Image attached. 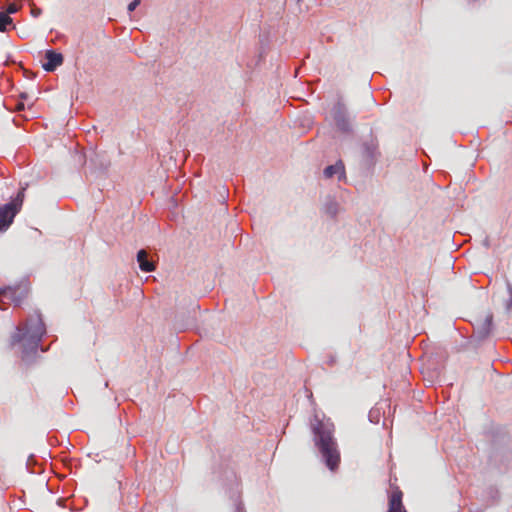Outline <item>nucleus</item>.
<instances>
[{
  "label": "nucleus",
  "instance_id": "1",
  "mask_svg": "<svg viewBox=\"0 0 512 512\" xmlns=\"http://www.w3.org/2000/svg\"><path fill=\"white\" fill-rule=\"evenodd\" d=\"M315 447L318 449L326 467L335 471L340 463V453L336 439L334 438V424L321 420L314 415L310 422Z\"/></svg>",
  "mask_w": 512,
  "mask_h": 512
},
{
  "label": "nucleus",
  "instance_id": "2",
  "mask_svg": "<svg viewBox=\"0 0 512 512\" xmlns=\"http://www.w3.org/2000/svg\"><path fill=\"white\" fill-rule=\"evenodd\" d=\"M46 333V326L42 319L40 311L27 318L25 323L16 327V332L11 336V345L24 341L23 354L29 355L36 353L42 337Z\"/></svg>",
  "mask_w": 512,
  "mask_h": 512
},
{
  "label": "nucleus",
  "instance_id": "3",
  "mask_svg": "<svg viewBox=\"0 0 512 512\" xmlns=\"http://www.w3.org/2000/svg\"><path fill=\"white\" fill-rule=\"evenodd\" d=\"M25 188H21L10 202L0 206V232H5L21 210Z\"/></svg>",
  "mask_w": 512,
  "mask_h": 512
},
{
  "label": "nucleus",
  "instance_id": "4",
  "mask_svg": "<svg viewBox=\"0 0 512 512\" xmlns=\"http://www.w3.org/2000/svg\"><path fill=\"white\" fill-rule=\"evenodd\" d=\"M331 115L339 132L346 135L353 132V124L348 108L342 100H338L333 105Z\"/></svg>",
  "mask_w": 512,
  "mask_h": 512
},
{
  "label": "nucleus",
  "instance_id": "5",
  "mask_svg": "<svg viewBox=\"0 0 512 512\" xmlns=\"http://www.w3.org/2000/svg\"><path fill=\"white\" fill-rule=\"evenodd\" d=\"M379 155L380 153L378 151V143L376 140L370 139L362 144V159L364 165L368 169L375 166Z\"/></svg>",
  "mask_w": 512,
  "mask_h": 512
},
{
  "label": "nucleus",
  "instance_id": "6",
  "mask_svg": "<svg viewBox=\"0 0 512 512\" xmlns=\"http://www.w3.org/2000/svg\"><path fill=\"white\" fill-rule=\"evenodd\" d=\"M493 327V315L488 314L485 319L476 327H474L473 335L471 340L473 342L482 343L485 341L491 334Z\"/></svg>",
  "mask_w": 512,
  "mask_h": 512
},
{
  "label": "nucleus",
  "instance_id": "7",
  "mask_svg": "<svg viewBox=\"0 0 512 512\" xmlns=\"http://www.w3.org/2000/svg\"><path fill=\"white\" fill-rule=\"evenodd\" d=\"M64 62V56L62 53L57 52L53 49L45 51V62L42 64V68L46 72H53Z\"/></svg>",
  "mask_w": 512,
  "mask_h": 512
},
{
  "label": "nucleus",
  "instance_id": "8",
  "mask_svg": "<svg viewBox=\"0 0 512 512\" xmlns=\"http://www.w3.org/2000/svg\"><path fill=\"white\" fill-rule=\"evenodd\" d=\"M12 289L9 299L14 303V306H20L29 293V285L28 283H21L12 286Z\"/></svg>",
  "mask_w": 512,
  "mask_h": 512
},
{
  "label": "nucleus",
  "instance_id": "9",
  "mask_svg": "<svg viewBox=\"0 0 512 512\" xmlns=\"http://www.w3.org/2000/svg\"><path fill=\"white\" fill-rule=\"evenodd\" d=\"M323 175L326 179H331L334 176H337L339 181L345 179V166L342 160H338L335 164L325 167L323 170Z\"/></svg>",
  "mask_w": 512,
  "mask_h": 512
},
{
  "label": "nucleus",
  "instance_id": "10",
  "mask_svg": "<svg viewBox=\"0 0 512 512\" xmlns=\"http://www.w3.org/2000/svg\"><path fill=\"white\" fill-rule=\"evenodd\" d=\"M493 458L495 462H499L506 469L512 467V446L495 451Z\"/></svg>",
  "mask_w": 512,
  "mask_h": 512
},
{
  "label": "nucleus",
  "instance_id": "11",
  "mask_svg": "<svg viewBox=\"0 0 512 512\" xmlns=\"http://www.w3.org/2000/svg\"><path fill=\"white\" fill-rule=\"evenodd\" d=\"M403 494L397 487L389 497V508L387 512H406V509L402 503Z\"/></svg>",
  "mask_w": 512,
  "mask_h": 512
},
{
  "label": "nucleus",
  "instance_id": "12",
  "mask_svg": "<svg viewBox=\"0 0 512 512\" xmlns=\"http://www.w3.org/2000/svg\"><path fill=\"white\" fill-rule=\"evenodd\" d=\"M137 262H138L139 268L143 272H152L155 270L154 261L149 258L148 253L144 249H140L137 252Z\"/></svg>",
  "mask_w": 512,
  "mask_h": 512
},
{
  "label": "nucleus",
  "instance_id": "13",
  "mask_svg": "<svg viewBox=\"0 0 512 512\" xmlns=\"http://www.w3.org/2000/svg\"><path fill=\"white\" fill-rule=\"evenodd\" d=\"M324 212L331 218H335L339 212V204L332 196H328L324 203Z\"/></svg>",
  "mask_w": 512,
  "mask_h": 512
},
{
  "label": "nucleus",
  "instance_id": "14",
  "mask_svg": "<svg viewBox=\"0 0 512 512\" xmlns=\"http://www.w3.org/2000/svg\"><path fill=\"white\" fill-rule=\"evenodd\" d=\"M91 164L101 171H106L110 165L109 160L101 158L100 154L93 152L89 158Z\"/></svg>",
  "mask_w": 512,
  "mask_h": 512
},
{
  "label": "nucleus",
  "instance_id": "15",
  "mask_svg": "<svg viewBox=\"0 0 512 512\" xmlns=\"http://www.w3.org/2000/svg\"><path fill=\"white\" fill-rule=\"evenodd\" d=\"M8 26L15 28L13 19L11 16H8L7 13L0 11V32H6L8 30Z\"/></svg>",
  "mask_w": 512,
  "mask_h": 512
},
{
  "label": "nucleus",
  "instance_id": "16",
  "mask_svg": "<svg viewBox=\"0 0 512 512\" xmlns=\"http://www.w3.org/2000/svg\"><path fill=\"white\" fill-rule=\"evenodd\" d=\"M488 495L493 502H496L499 499V491L494 487L488 488Z\"/></svg>",
  "mask_w": 512,
  "mask_h": 512
},
{
  "label": "nucleus",
  "instance_id": "17",
  "mask_svg": "<svg viewBox=\"0 0 512 512\" xmlns=\"http://www.w3.org/2000/svg\"><path fill=\"white\" fill-rule=\"evenodd\" d=\"M18 10H19V6L17 4L12 3L7 6V8L4 12L7 13L8 16H10L11 14L17 13Z\"/></svg>",
  "mask_w": 512,
  "mask_h": 512
},
{
  "label": "nucleus",
  "instance_id": "18",
  "mask_svg": "<svg viewBox=\"0 0 512 512\" xmlns=\"http://www.w3.org/2000/svg\"><path fill=\"white\" fill-rule=\"evenodd\" d=\"M12 286H3L0 287V296H4L9 299L10 291H12Z\"/></svg>",
  "mask_w": 512,
  "mask_h": 512
},
{
  "label": "nucleus",
  "instance_id": "19",
  "mask_svg": "<svg viewBox=\"0 0 512 512\" xmlns=\"http://www.w3.org/2000/svg\"><path fill=\"white\" fill-rule=\"evenodd\" d=\"M141 3V0H132L127 7L128 12H133Z\"/></svg>",
  "mask_w": 512,
  "mask_h": 512
},
{
  "label": "nucleus",
  "instance_id": "20",
  "mask_svg": "<svg viewBox=\"0 0 512 512\" xmlns=\"http://www.w3.org/2000/svg\"><path fill=\"white\" fill-rule=\"evenodd\" d=\"M41 13H42V9H41V8L36 7V6L32 7V9H31V15H32L33 17H35V18H36V17H39V16L41 15Z\"/></svg>",
  "mask_w": 512,
  "mask_h": 512
},
{
  "label": "nucleus",
  "instance_id": "21",
  "mask_svg": "<svg viewBox=\"0 0 512 512\" xmlns=\"http://www.w3.org/2000/svg\"><path fill=\"white\" fill-rule=\"evenodd\" d=\"M235 512H246L245 508H244V504L241 501L236 503Z\"/></svg>",
  "mask_w": 512,
  "mask_h": 512
},
{
  "label": "nucleus",
  "instance_id": "22",
  "mask_svg": "<svg viewBox=\"0 0 512 512\" xmlns=\"http://www.w3.org/2000/svg\"><path fill=\"white\" fill-rule=\"evenodd\" d=\"M508 288H509V291L511 292V297L507 302V309H512V287L510 284L508 285Z\"/></svg>",
  "mask_w": 512,
  "mask_h": 512
},
{
  "label": "nucleus",
  "instance_id": "23",
  "mask_svg": "<svg viewBox=\"0 0 512 512\" xmlns=\"http://www.w3.org/2000/svg\"><path fill=\"white\" fill-rule=\"evenodd\" d=\"M376 412H377V411H374V410H371V411H370V413H369V419H370V421H371V422H374L373 415H374ZM378 414H379V413L377 412V415H378ZM377 422H378V419L375 421V423H377Z\"/></svg>",
  "mask_w": 512,
  "mask_h": 512
},
{
  "label": "nucleus",
  "instance_id": "24",
  "mask_svg": "<svg viewBox=\"0 0 512 512\" xmlns=\"http://www.w3.org/2000/svg\"><path fill=\"white\" fill-rule=\"evenodd\" d=\"M483 246L486 247V248H489L490 247V240L488 237H486L484 240H483Z\"/></svg>",
  "mask_w": 512,
  "mask_h": 512
},
{
  "label": "nucleus",
  "instance_id": "25",
  "mask_svg": "<svg viewBox=\"0 0 512 512\" xmlns=\"http://www.w3.org/2000/svg\"><path fill=\"white\" fill-rule=\"evenodd\" d=\"M64 499H58V505L63 506Z\"/></svg>",
  "mask_w": 512,
  "mask_h": 512
}]
</instances>
